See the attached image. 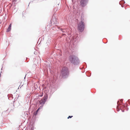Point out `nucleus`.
I'll return each mask as SVG.
<instances>
[{
  "label": "nucleus",
  "instance_id": "1",
  "mask_svg": "<svg viewBox=\"0 0 130 130\" xmlns=\"http://www.w3.org/2000/svg\"><path fill=\"white\" fill-rule=\"evenodd\" d=\"M69 61L74 64H77L79 63L78 58L74 55H71L69 58Z\"/></svg>",
  "mask_w": 130,
  "mask_h": 130
},
{
  "label": "nucleus",
  "instance_id": "2",
  "mask_svg": "<svg viewBox=\"0 0 130 130\" xmlns=\"http://www.w3.org/2000/svg\"><path fill=\"white\" fill-rule=\"evenodd\" d=\"M68 68L65 67H63L61 70V75L63 77L65 78L68 75Z\"/></svg>",
  "mask_w": 130,
  "mask_h": 130
},
{
  "label": "nucleus",
  "instance_id": "3",
  "mask_svg": "<svg viewBox=\"0 0 130 130\" xmlns=\"http://www.w3.org/2000/svg\"><path fill=\"white\" fill-rule=\"evenodd\" d=\"M84 23L82 21L80 22L78 25V28L79 31L80 32L83 31L84 28Z\"/></svg>",
  "mask_w": 130,
  "mask_h": 130
},
{
  "label": "nucleus",
  "instance_id": "4",
  "mask_svg": "<svg viewBox=\"0 0 130 130\" xmlns=\"http://www.w3.org/2000/svg\"><path fill=\"white\" fill-rule=\"evenodd\" d=\"M88 0H81V5L82 6H85L88 3Z\"/></svg>",
  "mask_w": 130,
  "mask_h": 130
},
{
  "label": "nucleus",
  "instance_id": "5",
  "mask_svg": "<svg viewBox=\"0 0 130 130\" xmlns=\"http://www.w3.org/2000/svg\"><path fill=\"white\" fill-rule=\"evenodd\" d=\"M45 102V101H44V100H43V99H41L40 101H39V103L42 106L41 108H42Z\"/></svg>",
  "mask_w": 130,
  "mask_h": 130
},
{
  "label": "nucleus",
  "instance_id": "6",
  "mask_svg": "<svg viewBox=\"0 0 130 130\" xmlns=\"http://www.w3.org/2000/svg\"><path fill=\"white\" fill-rule=\"evenodd\" d=\"M52 21L54 24H57V22L56 20V19L55 18L53 19Z\"/></svg>",
  "mask_w": 130,
  "mask_h": 130
},
{
  "label": "nucleus",
  "instance_id": "7",
  "mask_svg": "<svg viewBox=\"0 0 130 130\" xmlns=\"http://www.w3.org/2000/svg\"><path fill=\"white\" fill-rule=\"evenodd\" d=\"M61 30L63 32H65L67 31V30L65 29H61Z\"/></svg>",
  "mask_w": 130,
  "mask_h": 130
},
{
  "label": "nucleus",
  "instance_id": "8",
  "mask_svg": "<svg viewBox=\"0 0 130 130\" xmlns=\"http://www.w3.org/2000/svg\"><path fill=\"white\" fill-rule=\"evenodd\" d=\"M47 96L46 95L44 97L43 99L44 100V101H45V102L47 99Z\"/></svg>",
  "mask_w": 130,
  "mask_h": 130
},
{
  "label": "nucleus",
  "instance_id": "9",
  "mask_svg": "<svg viewBox=\"0 0 130 130\" xmlns=\"http://www.w3.org/2000/svg\"><path fill=\"white\" fill-rule=\"evenodd\" d=\"M11 30V27H8L7 30V32H8L9 31H10Z\"/></svg>",
  "mask_w": 130,
  "mask_h": 130
},
{
  "label": "nucleus",
  "instance_id": "10",
  "mask_svg": "<svg viewBox=\"0 0 130 130\" xmlns=\"http://www.w3.org/2000/svg\"><path fill=\"white\" fill-rule=\"evenodd\" d=\"M122 2L123 3H125V2L124 1H122L120 2L119 4H120V3L121 2Z\"/></svg>",
  "mask_w": 130,
  "mask_h": 130
},
{
  "label": "nucleus",
  "instance_id": "11",
  "mask_svg": "<svg viewBox=\"0 0 130 130\" xmlns=\"http://www.w3.org/2000/svg\"><path fill=\"white\" fill-rule=\"evenodd\" d=\"M40 109V107L38 109V110H37V111H36V112H38V110H39V109ZM36 114H37V112H36V114H35V115H36Z\"/></svg>",
  "mask_w": 130,
  "mask_h": 130
},
{
  "label": "nucleus",
  "instance_id": "12",
  "mask_svg": "<svg viewBox=\"0 0 130 130\" xmlns=\"http://www.w3.org/2000/svg\"><path fill=\"white\" fill-rule=\"evenodd\" d=\"M73 117V116H69L68 117V119H69L70 118H71L72 117Z\"/></svg>",
  "mask_w": 130,
  "mask_h": 130
},
{
  "label": "nucleus",
  "instance_id": "13",
  "mask_svg": "<svg viewBox=\"0 0 130 130\" xmlns=\"http://www.w3.org/2000/svg\"><path fill=\"white\" fill-rule=\"evenodd\" d=\"M11 24H10L9 26V27H11Z\"/></svg>",
  "mask_w": 130,
  "mask_h": 130
},
{
  "label": "nucleus",
  "instance_id": "14",
  "mask_svg": "<svg viewBox=\"0 0 130 130\" xmlns=\"http://www.w3.org/2000/svg\"><path fill=\"white\" fill-rule=\"evenodd\" d=\"M117 111H119V109L118 108H117Z\"/></svg>",
  "mask_w": 130,
  "mask_h": 130
},
{
  "label": "nucleus",
  "instance_id": "15",
  "mask_svg": "<svg viewBox=\"0 0 130 130\" xmlns=\"http://www.w3.org/2000/svg\"><path fill=\"white\" fill-rule=\"evenodd\" d=\"M122 111L123 112L124 111V110H123V111H122Z\"/></svg>",
  "mask_w": 130,
  "mask_h": 130
},
{
  "label": "nucleus",
  "instance_id": "16",
  "mask_svg": "<svg viewBox=\"0 0 130 130\" xmlns=\"http://www.w3.org/2000/svg\"><path fill=\"white\" fill-rule=\"evenodd\" d=\"M42 96V95H41V96Z\"/></svg>",
  "mask_w": 130,
  "mask_h": 130
}]
</instances>
